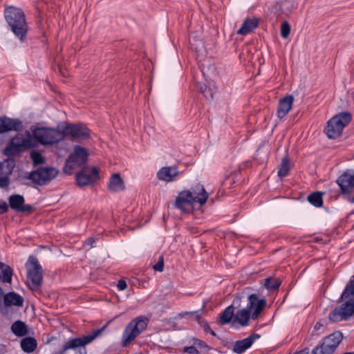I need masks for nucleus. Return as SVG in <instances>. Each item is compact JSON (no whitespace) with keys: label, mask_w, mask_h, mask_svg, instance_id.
Returning <instances> with one entry per match:
<instances>
[{"label":"nucleus","mask_w":354,"mask_h":354,"mask_svg":"<svg viewBox=\"0 0 354 354\" xmlns=\"http://www.w3.org/2000/svg\"><path fill=\"white\" fill-rule=\"evenodd\" d=\"M64 139L66 137L73 140H86L90 138V130L82 123L66 122L62 129Z\"/></svg>","instance_id":"12"},{"label":"nucleus","mask_w":354,"mask_h":354,"mask_svg":"<svg viewBox=\"0 0 354 354\" xmlns=\"http://www.w3.org/2000/svg\"><path fill=\"white\" fill-rule=\"evenodd\" d=\"M294 100V96L291 94H288L279 100L277 109L278 118L282 119L289 113L292 108Z\"/></svg>","instance_id":"20"},{"label":"nucleus","mask_w":354,"mask_h":354,"mask_svg":"<svg viewBox=\"0 0 354 354\" xmlns=\"http://www.w3.org/2000/svg\"><path fill=\"white\" fill-rule=\"evenodd\" d=\"M192 340L196 348L197 347L201 349L204 348L206 349L207 351L212 349V348L210 346L207 345L206 342L198 338L194 337Z\"/></svg>","instance_id":"41"},{"label":"nucleus","mask_w":354,"mask_h":354,"mask_svg":"<svg viewBox=\"0 0 354 354\" xmlns=\"http://www.w3.org/2000/svg\"><path fill=\"white\" fill-rule=\"evenodd\" d=\"M290 171V161L287 156L283 158L281 167H279L277 176L279 178L285 177L288 175Z\"/></svg>","instance_id":"35"},{"label":"nucleus","mask_w":354,"mask_h":354,"mask_svg":"<svg viewBox=\"0 0 354 354\" xmlns=\"http://www.w3.org/2000/svg\"><path fill=\"white\" fill-rule=\"evenodd\" d=\"M342 354H354V351L353 352H345Z\"/></svg>","instance_id":"58"},{"label":"nucleus","mask_w":354,"mask_h":354,"mask_svg":"<svg viewBox=\"0 0 354 354\" xmlns=\"http://www.w3.org/2000/svg\"><path fill=\"white\" fill-rule=\"evenodd\" d=\"M196 320L197 321L200 326L203 329L205 333H209L211 335L216 337L218 339H221L218 336H217L216 333L211 328L208 322L205 319L202 318L201 315H197L196 316Z\"/></svg>","instance_id":"33"},{"label":"nucleus","mask_w":354,"mask_h":354,"mask_svg":"<svg viewBox=\"0 0 354 354\" xmlns=\"http://www.w3.org/2000/svg\"><path fill=\"white\" fill-rule=\"evenodd\" d=\"M3 298V295H0V311L2 313H4L3 308H4L5 306H3V304H2V299Z\"/></svg>","instance_id":"53"},{"label":"nucleus","mask_w":354,"mask_h":354,"mask_svg":"<svg viewBox=\"0 0 354 354\" xmlns=\"http://www.w3.org/2000/svg\"><path fill=\"white\" fill-rule=\"evenodd\" d=\"M335 182L339 187V190L335 191L337 195L351 194L354 189V170L346 169Z\"/></svg>","instance_id":"14"},{"label":"nucleus","mask_w":354,"mask_h":354,"mask_svg":"<svg viewBox=\"0 0 354 354\" xmlns=\"http://www.w3.org/2000/svg\"><path fill=\"white\" fill-rule=\"evenodd\" d=\"M208 196L203 185L198 183L191 190L178 192V209L186 214L192 213L194 205L198 203L200 206L204 205Z\"/></svg>","instance_id":"2"},{"label":"nucleus","mask_w":354,"mask_h":354,"mask_svg":"<svg viewBox=\"0 0 354 354\" xmlns=\"http://www.w3.org/2000/svg\"><path fill=\"white\" fill-rule=\"evenodd\" d=\"M252 319V313L245 307L239 310L235 315L234 323L238 322L241 326H247L249 324L250 319Z\"/></svg>","instance_id":"25"},{"label":"nucleus","mask_w":354,"mask_h":354,"mask_svg":"<svg viewBox=\"0 0 354 354\" xmlns=\"http://www.w3.org/2000/svg\"><path fill=\"white\" fill-rule=\"evenodd\" d=\"M231 344H232V342H229L227 341H225V342L223 344V346L226 348H227L228 349H231L232 350V348L231 347Z\"/></svg>","instance_id":"54"},{"label":"nucleus","mask_w":354,"mask_h":354,"mask_svg":"<svg viewBox=\"0 0 354 354\" xmlns=\"http://www.w3.org/2000/svg\"><path fill=\"white\" fill-rule=\"evenodd\" d=\"M183 353L186 354H199L198 350L196 348L194 344L189 346H185L183 349Z\"/></svg>","instance_id":"43"},{"label":"nucleus","mask_w":354,"mask_h":354,"mask_svg":"<svg viewBox=\"0 0 354 354\" xmlns=\"http://www.w3.org/2000/svg\"><path fill=\"white\" fill-rule=\"evenodd\" d=\"M189 41L191 49L196 52L200 51L204 47L202 40L196 38L195 36L189 37Z\"/></svg>","instance_id":"36"},{"label":"nucleus","mask_w":354,"mask_h":354,"mask_svg":"<svg viewBox=\"0 0 354 354\" xmlns=\"http://www.w3.org/2000/svg\"><path fill=\"white\" fill-rule=\"evenodd\" d=\"M288 293L285 295L284 299L287 297Z\"/></svg>","instance_id":"61"},{"label":"nucleus","mask_w":354,"mask_h":354,"mask_svg":"<svg viewBox=\"0 0 354 354\" xmlns=\"http://www.w3.org/2000/svg\"><path fill=\"white\" fill-rule=\"evenodd\" d=\"M117 286L119 290H124L127 288V283L125 280L120 279Z\"/></svg>","instance_id":"47"},{"label":"nucleus","mask_w":354,"mask_h":354,"mask_svg":"<svg viewBox=\"0 0 354 354\" xmlns=\"http://www.w3.org/2000/svg\"><path fill=\"white\" fill-rule=\"evenodd\" d=\"M267 299L260 298L257 293H252L248 297L247 308L252 313V320L257 319L267 306Z\"/></svg>","instance_id":"16"},{"label":"nucleus","mask_w":354,"mask_h":354,"mask_svg":"<svg viewBox=\"0 0 354 354\" xmlns=\"http://www.w3.org/2000/svg\"><path fill=\"white\" fill-rule=\"evenodd\" d=\"M214 93L215 91L214 88L209 86L202 94L206 100L210 101L213 100Z\"/></svg>","instance_id":"42"},{"label":"nucleus","mask_w":354,"mask_h":354,"mask_svg":"<svg viewBox=\"0 0 354 354\" xmlns=\"http://www.w3.org/2000/svg\"><path fill=\"white\" fill-rule=\"evenodd\" d=\"M227 180H232V182H230V186H229V188H232L233 184L235 183V181L233 180V179H231V178H227Z\"/></svg>","instance_id":"55"},{"label":"nucleus","mask_w":354,"mask_h":354,"mask_svg":"<svg viewBox=\"0 0 354 354\" xmlns=\"http://www.w3.org/2000/svg\"><path fill=\"white\" fill-rule=\"evenodd\" d=\"M297 6L295 0H277L272 9L277 15V17L281 15L288 17L292 11L297 8Z\"/></svg>","instance_id":"19"},{"label":"nucleus","mask_w":354,"mask_h":354,"mask_svg":"<svg viewBox=\"0 0 354 354\" xmlns=\"http://www.w3.org/2000/svg\"><path fill=\"white\" fill-rule=\"evenodd\" d=\"M9 205L4 201H0V214H3L8 212Z\"/></svg>","instance_id":"48"},{"label":"nucleus","mask_w":354,"mask_h":354,"mask_svg":"<svg viewBox=\"0 0 354 354\" xmlns=\"http://www.w3.org/2000/svg\"><path fill=\"white\" fill-rule=\"evenodd\" d=\"M205 307V304L203 305L202 308L199 310L194 311H182L178 313V318H185L187 319H189L191 318L195 317L197 315H201V311Z\"/></svg>","instance_id":"38"},{"label":"nucleus","mask_w":354,"mask_h":354,"mask_svg":"<svg viewBox=\"0 0 354 354\" xmlns=\"http://www.w3.org/2000/svg\"><path fill=\"white\" fill-rule=\"evenodd\" d=\"M323 195L324 192L321 191L313 192L308 196L307 201L315 207H322L324 205Z\"/></svg>","instance_id":"27"},{"label":"nucleus","mask_w":354,"mask_h":354,"mask_svg":"<svg viewBox=\"0 0 354 354\" xmlns=\"http://www.w3.org/2000/svg\"><path fill=\"white\" fill-rule=\"evenodd\" d=\"M11 330L16 336L22 337L27 334L28 328L24 322L17 320L12 324Z\"/></svg>","instance_id":"28"},{"label":"nucleus","mask_w":354,"mask_h":354,"mask_svg":"<svg viewBox=\"0 0 354 354\" xmlns=\"http://www.w3.org/2000/svg\"><path fill=\"white\" fill-rule=\"evenodd\" d=\"M261 337L259 333H252L246 338L232 342V351L236 354H243L249 349L257 339Z\"/></svg>","instance_id":"17"},{"label":"nucleus","mask_w":354,"mask_h":354,"mask_svg":"<svg viewBox=\"0 0 354 354\" xmlns=\"http://www.w3.org/2000/svg\"><path fill=\"white\" fill-rule=\"evenodd\" d=\"M23 129L22 122L17 118L0 116V134L10 131H20Z\"/></svg>","instance_id":"18"},{"label":"nucleus","mask_w":354,"mask_h":354,"mask_svg":"<svg viewBox=\"0 0 354 354\" xmlns=\"http://www.w3.org/2000/svg\"><path fill=\"white\" fill-rule=\"evenodd\" d=\"M124 183L119 174H113L109 180V189L113 192L123 191L124 189Z\"/></svg>","instance_id":"26"},{"label":"nucleus","mask_w":354,"mask_h":354,"mask_svg":"<svg viewBox=\"0 0 354 354\" xmlns=\"http://www.w3.org/2000/svg\"><path fill=\"white\" fill-rule=\"evenodd\" d=\"M205 80L207 82V84L203 82H197L196 88L200 93H203L209 86H211L207 80L206 78Z\"/></svg>","instance_id":"44"},{"label":"nucleus","mask_w":354,"mask_h":354,"mask_svg":"<svg viewBox=\"0 0 354 354\" xmlns=\"http://www.w3.org/2000/svg\"><path fill=\"white\" fill-rule=\"evenodd\" d=\"M336 306L328 314V319L333 322H338L342 320H348L354 315V274L345 286L341 296L337 299L338 303L343 302Z\"/></svg>","instance_id":"1"},{"label":"nucleus","mask_w":354,"mask_h":354,"mask_svg":"<svg viewBox=\"0 0 354 354\" xmlns=\"http://www.w3.org/2000/svg\"><path fill=\"white\" fill-rule=\"evenodd\" d=\"M322 326H323V324L321 322H316V324H315V326L313 327V330L311 333V335L312 336H314V335L319 336V334L318 333H316V331L319 330L321 328V327H322Z\"/></svg>","instance_id":"46"},{"label":"nucleus","mask_w":354,"mask_h":354,"mask_svg":"<svg viewBox=\"0 0 354 354\" xmlns=\"http://www.w3.org/2000/svg\"><path fill=\"white\" fill-rule=\"evenodd\" d=\"M148 324L149 319L145 316H139L132 319L123 332V346H127L140 335L147 328Z\"/></svg>","instance_id":"8"},{"label":"nucleus","mask_w":354,"mask_h":354,"mask_svg":"<svg viewBox=\"0 0 354 354\" xmlns=\"http://www.w3.org/2000/svg\"><path fill=\"white\" fill-rule=\"evenodd\" d=\"M322 240V238L316 237L315 238V242L319 243Z\"/></svg>","instance_id":"57"},{"label":"nucleus","mask_w":354,"mask_h":354,"mask_svg":"<svg viewBox=\"0 0 354 354\" xmlns=\"http://www.w3.org/2000/svg\"><path fill=\"white\" fill-rule=\"evenodd\" d=\"M34 210V207L31 205H22L18 212H32Z\"/></svg>","instance_id":"45"},{"label":"nucleus","mask_w":354,"mask_h":354,"mask_svg":"<svg viewBox=\"0 0 354 354\" xmlns=\"http://www.w3.org/2000/svg\"><path fill=\"white\" fill-rule=\"evenodd\" d=\"M158 261L153 266V268L155 271L157 272H162L164 270V257L161 254H158V257L156 258Z\"/></svg>","instance_id":"40"},{"label":"nucleus","mask_w":354,"mask_h":354,"mask_svg":"<svg viewBox=\"0 0 354 354\" xmlns=\"http://www.w3.org/2000/svg\"><path fill=\"white\" fill-rule=\"evenodd\" d=\"M169 209H177V197L175 198L174 201L168 205Z\"/></svg>","instance_id":"49"},{"label":"nucleus","mask_w":354,"mask_h":354,"mask_svg":"<svg viewBox=\"0 0 354 354\" xmlns=\"http://www.w3.org/2000/svg\"><path fill=\"white\" fill-rule=\"evenodd\" d=\"M8 201L10 208L17 212L19 211L22 205L25 203L24 196L19 194L11 195L8 198Z\"/></svg>","instance_id":"30"},{"label":"nucleus","mask_w":354,"mask_h":354,"mask_svg":"<svg viewBox=\"0 0 354 354\" xmlns=\"http://www.w3.org/2000/svg\"><path fill=\"white\" fill-rule=\"evenodd\" d=\"M344 196V198L351 203H354V194L353 196H351L350 194L348 195H343Z\"/></svg>","instance_id":"52"},{"label":"nucleus","mask_w":354,"mask_h":354,"mask_svg":"<svg viewBox=\"0 0 354 354\" xmlns=\"http://www.w3.org/2000/svg\"><path fill=\"white\" fill-rule=\"evenodd\" d=\"M106 326L107 325H104L100 328L94 330L91 333L87 335L70 339L63 345L59 351L55 353V354H64L69 349H75L77 348H80L79 350V354H87L84 346L91 343L96 337L100 335L106 328Z\"/></svg>","instance_id":"7"},{"label":"nucleus","mask_w":354,"mask_h":354,"mask_svg":"<svg viewBox=\"0 0 354 354\" xmlns=\"http://www.w3.org/2000/svg\"><path fill=\"white\" fill-rule=\"evenodd\" d=\"M234 306L231 304L227 306L219 315L218 323L221 326H224L231 323L234 319Z\"/></svg>","instance_id":"24"},{"label":"nucleus","mask_w":354,"mask_h":354,"mask_svg":"<svg viewBox=\"0 0 354 354\" xmlns=\"http://www.w3.org/2000/svg\"><path fill=\"white\" fill-rule=\"evenodd\" d=\"M201 72H202L203 75L205 76V72L203 70H202Z\"/></svg>","instance_id":"60"},{"label":"nucleus","mask_w":354,"mask_h":354,"mask_svg":"<svg viewBox=\"0 0 354 354\" xmlns=\"http://www.w3.org/2000/svg\"><path fill=\"white\" fill-rule=\"evenodd\" d=\"M259 24V19L257 17L245 19L240 28L237 30V34L246 35L257 28Z\"/></svg>","instance_id":"22"},{"label":"nucleus","mask_w":354,"mask_h":354,"mask_svg":"<svg viewBox=\"0 0 354 354\" xmlns=\"http://www.w3.org/2000/svg\"><path fill=\"white\" fill-rule=\"evenodd\" d=\"M85 243L86 245L93 247V243H95V239L93 237H89L86 239Z\"/></svg>","instance_id":"51"},{"label":"nucleus","mask_w":354,"mask_h":354,"mask_svg":"<svg viewBox=\"0 0 354 354\" xmlns=\"http://www.w3.org/2000/svg\"><path fill=\"white\" fill-rule=\"evenodd\" d=\"M12 269L0 262V279L4 283H10L12 281Z\"/></svg>","instance_id":"31"},{"label":"nucleus","mask_w":354,"mask_h":354,"mask_svg":"<svg viewBox=\"0 0 354 354\" xmlns=\"http://www.w3.org/2000/svg\"><path fill=\"white\" fill-rule=\"evenodd\" d=\"M4 17L9 29L20 41H24L28 31V26L24 11L15 6H8L5 8Z\"/></svg>","instance_id":"3"},{"label":"nucleus","mask_w":354,"mask_h":354,"mask_svg":"<svg viewBox=\"0 0 354 354\" xmlns=\"http://www.w3.org/2000/svg\"><path fill=\"white\" fill-rule=\"evenodd\" d=\"M88 156V153L84 147L76 145L73 152L68 156L66 160L64 172L71 174L75 167L84 165L87 162Z\"/></svg>","instance_id":"10"},{"label":"nucleus","mask_w":354,"mask_h":354,"mask_svg":"<svg viewBox=\"0 0 354 354\" xmlns=\"http://www.w3.org/2000/svg\"><path fill=\"white\" fill-rule=\"evenodd\" d=\"M37 341L34 337H27L21 342V347L26 353H32L37 348Z\"/></svg>","instance_id":"29"},{"label":"nucleus","mask_w":354,"mask_h":354,"mask_svg":"<svg viewBox=\"0 0 354 354\" xmlns=\"http://www.w3.org/2000/svg\"><path fill=\"white\" fill-rule=\"evenodd\" d=\"M343 333L337 330L327 335L312 350L311 354H333L343 339Z\"/></svg>","instance_id":"9"},{"label":"nucleus","mask_w":354,"mask_h":354,"mask_svg":"<svg viewBox=\"0 0 354 354\" xmlns=\"http://www.w3.org/2000/svg\"><path fill=\"white\" fill-rule=\"evenodd\" d=\"M15 167L14 160H6L3 162H0L1 174L10 176Z\"/></svg>","instance_id":"34"},{"label":"nucleus","mask_w":354,"mask_h":354,"mask_svg":"<svg viewBox=\"0 0 354 354\" xmlns=\"http://www.w3.org/2000/svg\"><path fill=\"white\" fill-rule=\"evenodd\" d=\"M291 30V27L288 21H282L280 27V35L283 39L288 38Z\"/></svg>","instance_id":"39"},{"label":"nucleus","mask_w":354,"mask_h":354,"mask_svg":"<svg viewBox=\"0 0 354 354\" xmlns=\"http://www.w3.org/2000/svg\"><path fill=\"white\" fill-rule=\"evenodd\" d=\"M353 115L351 112L344 111L333 116L324 129V133L330 140H335L342 135L344 129L351 122Z\"/></svg>","instance_id":"5"},{"label":"nucleus","mask_w":354,"mask_h":354,"mask_svg":"<svg viewBox=\"0 0 354 354\" xmlns=\"http://www.w3.org/2000/svg\"><path fill=\"white\" fill-rule=\"evenodd\" d=\"M100 178L98 169L95 167H84L76 174L77 184L84 187L96 183Z\"/></svg>","instance_id":"15"},{"label":"nucleus","mask_w":354,"mask_h":354,"mask_svg":"<svg viewBox=\"0 0 354 354\" xmlns=\"http://www.w3.org/2000/svg\"><path fill=\"white\" fill-rule=\"evenodd\" d=\"M32 138L37 143L52 145L64 140L62 130L50 127H31Z\"/></svg>","instance_id":"6"},{"label":"nucleus","mask_w":354,"mask_h":354,"mask_svg":"<svg viewBox=\"0 0 354 354\" xmlns=\"http://www.w3.org/2000/svg\"><path fill=\"white\" fill-rule=\"evenodd\" d=\"M281 285V281L272 277H266L264 279V288L270 291H278Z\"/></svg>","instance_id":"32"},{"label":"nucleus","mask_w":354,"mask_h":354,"mask_svg":"<svg viewBox=\"0 0 354 354\" xmlns=\"http://www.w3.org/2000/svg\"><path fill=\"white\" fill-rule=\"evenodd\" d=\"M0 295H3L2 288L0 287Z\"/></svg>","instance_id":"59"},{"label":"nucleus","mask_w":354,"mask_h":354,"mask_svg":"<svg viewBox=\"0 0 354 354\" xmlns=\"http://www.w3.org/2000/svg\"><path fill=\"white\" fill-rule=\"evenodd\" d=\"M28 270L27 277L30 280L32 289L38 288L43 281V270L37 259L35 257H30L26 263Z\"/></svg>","instance_id":"13"},{"label":"nucleus","mask_w":354,"mask_h":354,"mask_svg":"<svg viewBox=\"0 0 354 354\" xmlns=\"http://www.w3.org/2000/svg\"><path fill=\"white\" fill-rule=\"evenodd\" d=\"M4 347L2 345H0V354H3Z\"/></svg>","instance_id":"56"},{"label":"nucleus","mask_w":354,"mask_h":354,"mask_svg":"<svg viewBox=\"0 0 354 354\" xmlns=\"http://www.w3.org/2000/svg\"><path fill=\"white\" fill-rule=\"evenodd\" d=\"M24 301V298L15 292H10L3 295V304L5 307L11 306L21 307L23 306Z\"/></svg>","instance_id":"23"},{"label":"nucleus","mask_w":354,"mask_h":354,"mask_svg":"<svg viewBox=\"0 0 354 354\" xmlns=\"http://www.w3.org/2000/svg\"><path fill=\"white\" fill-rule=\"evenodd\" d=\"M59 171L52 167H39L29 173L27 178L37 185H44L57 177Z\"/></svg>","instance_id":"11"},{"label":"nucleus","mask_w":354,"mask_h":354,"mask_svg":"<svg viewBox=\"0 0 354 354\" xmlns=\"http://www.w3.org/2000/svg\"><path fill=\"white\" fill-rule=\"evenodd\" d=\"M36 147V142L32 138L31 133L26 131L25 135L19 133L10 140L3 149V154L8 158L16 157L25 150Z\"/></svg>","instance_id":"4"},{"label":"nucleus","mask_w":354,"mask_h":354,"mask_svg":"<svg viewBox=\"0 0 354 354\" xmlns=\"http://www.w3.org/2000/svg\"><path fill=\"white\" fill-rule=\"evenodd\" d=\"M293 354H309V348L306 347L304 349L295 352Z\"/></svg>","instance_id":"50"},{"label":"nucleus","mask_w":354,"mask_h":354,"mask_svg":"<svg viewBox=\"0 0 354 354\" xmlns=\"http://www.w3.org/2000/svg\"><path fill=\"white\" fill-rule=\"evenodd\" d=\"M30 158L34 166L43 164L45 162L44 157L38 151L33 150L30 152Z\"/></svg>","instance_id":"37"},{"label":"nucleus","mask_w":354,"mask_h":354,"mask_svg":"<svg viewBox=\"0 0 354 354\" xmlns=\"http://www.w3.org/2000/svg\"><path fill=\"white\" fill-rule=\"evenodd\" d=\"M176 177H177V167L176 166L162 167L157 173V178L160 180L165 182L174 181Z\"/></svg>","instance_id":"21"}]
</instances>
